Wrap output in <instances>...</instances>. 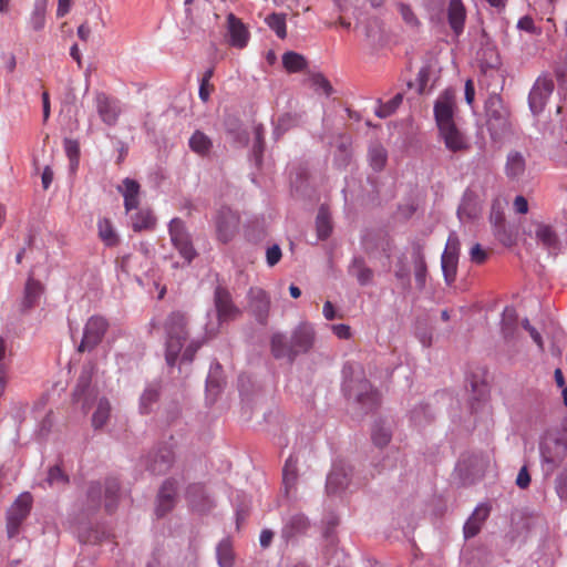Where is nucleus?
Instances as JSON below:
<instances>
[{"mask_svg":"<svg viewBox=\"0 0 567 567\" xmlns=\"http://www.w3.org/2000/svg\"><path fill=\"white\" fill-rule=\"evenodd\" d=\"M526 159L524 155L517 151H512L507 155L505 174L511 179H517L525 173Z\"/></svg>","mask_w":567,"mask_h":567,"instance_id":"412c9836","label":"nucleus"},{"mask_svg":"<svg viewBox=\"0 0 567 567\" xmlns=\"http://www.w3.org/2000/svg\"><path fill=\"white\" fill-rule=\"evenodd\" d=\"M111 413V404L107 399H100L97 408L92 416V424L95 429L102 427L109 420Z\"/></svg>","mask_w":567,"mask_h":567,"instance_id":"473e14b6","label":"nucleus"},{"mask_svg":"<svg viewBox=\"0 0 567 567\" xmlns=\"http://www.w3.org/2000/svg\"><path fill=\"white\" fill-rule=\"evenodd\" d=\"M215 305L219 320H233L240 315V310L233 303L229 292L220 287L215 291Z\"/></svg>","mask_w":567,"mask_h":567,"instance_id":"f3484780","label":"nucleus"},{"mask_svg":"<svg viewBox=\"0 0 567 567\" xmlns=\"http://www.w3.org/2000/svg\"><path fill=\"white\" fill-rule=\"evenodd\" d=\"M482 525H483V523L477 522L476 518L470 516V518L466 520V523L464 525L465 538H471V537L476 536L480 533Z\"/></svg>","mask_w":567,"mask_h":567,"instance_id":"603ef678","label":"nucleus"},{"mask_svg":"<svg viewBox=\"0 0 567 567\" xmlns=\"http://www.w3.org/2000/svg\"><path fill=\"white\" fill-rule=\"evenodd\" d=\"M217 559L220 567H233L234 554L230 542L224 539L217 547Z\"/></svg>","mask_w":567,"mask_h":567,"instance_id":"ea45409f","label":"nucleus"},{"mask_svg":"<svg viewBox=\"0 0 567 567\" xmlns=\"http://www.w3.org/2000/svg\"><path fill=\"white\" fill-rule=\"evenodd\" d=\"M171 243L187 264L196 257L192 238L185 223L181 218H173L168 225Z\"/></svg>","mask_w":567,"mask_h":567,"instance_id":"39448f33","label":"nucleus"},{"mask_svg":"<svg viewBox=\"0 0 567 567\" xmlns=\"http://www.w3.org/2000/svg\"><path fill=\"white\" fill-rule=\"evenodd\" d=\"M316 228L317 234L320 239H327L331 231H332V225H331V218L328 209L323 206L320 207L317 218H316Z\"/></svg>","mask_w":567,"mask_h":567,"instance_id":"7c9ffc66","label":"nucleus"},{"mask_svg":"<svg viewBox=\"0 0 567 567\" xmlns=\"http://www.w3.org/2000/svg\"><path fill=\"white\" fill-rule=\"evenodd\" d=\"M203 493H204V488L199 484L190 485L186 492L187 498L189 499L190 504H193V505H195V497L202 496Z\"/></svg>","mask_w":567,"mask_h":567,"instance_id":"e2e57ef3","label":"nucleus"},{"mask_svg":"<svg viewBox=\"0 0 567 567\" xmlns=\"http://www.w3.org/2000/svg\"><path fill=\"white\" fill-rule=\"evenodd\" d=\"M32 505L30 493H22L9 508L7 514V533L12 538L18 535L21 524L28 517Z\"/></svg>","mask_w":567,"mask_h":567,"instance_id":"423d86ee","label":"nucleus"},{"mask_svg":"<svg viewBox=\"0 0 567 567\" xmlns=\"http://www.w3.org/2000/svg\"><path fill=\"white\" fill-rule=\"evenodd\" d=\"M174 463V452L171 447L164 446L158 449L147 461V468L153 474H165Z\"/></svg>","mask_w":567,"mask_h":567,"instance_id":"a211bd4d","label":"nucleus"},{"mask_svg":"<svg viewBox=\"0 0 567 567\" xmlns=\"http://www.w3.org/2000/svg\"><path fill=\"white\" fill-rule=\"evenodd\" d=\"M255 133V145H254V154L256 156V161L260 162L262 152H264V127L262 125H257L254 130Z\"/></svg>","mask_w":567,"mask_h":567,"instance_id":"8fccbe9b","label":"nucleus"},{"mask_svg":"<svg viewBox=\"0 0 567 567\" xmlns=\"http://www.w3.org/2000/svg\"><path fill=\"white\" fill-rule=\"evenodd\" d=\"M350 271L354 275L360 285H368L373 277V272L368 268L361 258H355L351 265Z\"/></svg>","mask_w":567,"mask_h":567,"instance_id":"f704fd0d","label":"nucleus"},{"mask_svg":"<svg viewBox=\"0 0 567 567\" xmlns=\"http://www.w3.org/2000/svg\"><path fill=\"white\" fill-rule=\"evenodd\" d=\"M349 472L343 464H334L327 477V489L337 493L349 485Z\"/></svg>","mask_w":567,"mask_h":567,"instance_id":"aec40b11","label":"nucleus"},{"mask_svg":"<svg viewBox=\"0 0 567 567\" xmlns=\"http://www.w3.org/2000/svg\"><path fill=\"white\" fill-rule=\"evenodd\" d=\"M156 219L148 209L137 212L132 216V227L134 231H142L154 228Z\"/></svg>","mask_w":567,"mask_h":567,"instance_id":"cd10ccee","label":"nucleus"},{"mask_svg":"<svg viewBox=\"0 0 567 567\" xmlns=\"http://www.w3.org/2000/svg\"><path fill=\"white\" fill-rule=\"evenodd\" d=\"M189 147L196 154L205 156L210 152L213 142L205 133L196 131L189 138Z\"/></svg>","mask_w":567,"mask_h":567,"instance_id":"a878e982","label":"nucleus"},{"mask_svg":"<svg viewBox=\"0 0 567 567\" xmlns=\"http://www.w3.org/2000/svg\"><path fill=\"white\" fill-rule=\"evenodd\" d=\"M188 321L181 311L169 313L164 322L165 359L168 365H175L185 342L188 339Z\"/></svg>","mask_w":567,"mask_h":567,"instance_id":"f03ea898","label":"nucleus"},{"mask_svg":"<svg viewBox=\"0 0 567 567\" xmlns=\"http://www.w3.org/2000/svg\"><path fill=\"white\" fill-rule=\"evenodd\" d=\"M157 389L150 386L145 389L140 400V410L142 413L147 414L152 410V405L158 400Z\"/></svg>","mask_w":567,"mask_h":567,"instance_id":"c03bdc74","label":"nucleus"},{"mask_svg":"<svg viewBox=\"0 0 567 567\" xmlns=\"http://www.w3.org/2000/svg\"><path fill=\"white\" fill-rule=\"evenodd\" d=\"M297 460L292 456L288 457L282 471L284 483L286 487L295 484L297 480Z\"/></svg>","mask_w":567,"mask_h":567,"instance_id":"a18cd8bd","label":"nucleus"},{"mask_svg":"<svg viewBox=\"0 0 567 567\" xmlns=\"http://www.w3.org/2000/svg\"><path fill=\"white\" fill-rule=\"evenodd\" d=\"M64 151L66 153V156L70 159V163L73 167H75L79 163L80 157V146L78 141L65 138L64 140Z\"/></svg>","mask_w":567,"mask_h":567,"instance_id":"49530a36","label":"nucleus"},{"mask_svg":"<svg viewBox=\"0 0 567 567\" xmlns=\"http://www.w3.org/2000/svg\"><path fill=\"white\" fill-rule=\"evenodd\" d=\"M332 330L340 339H349L351 337L350 327L347 324H334L332 326Z\"/></svg>","mask_w":567,"mask_h":567,"instance_id":"69168bd1","label":"nucleus"},{"mask_svg":"<svg viewBox=\"0 0 567 567\" xmlns=\"http://www.w3.org/2000/svg\"><path fill=\"white\" fill-rule=\"evenodd\" d=\"M203 346V341L200 340H192L184 352L182 353V360L186 362H192L198 349Z\"/></svg>","mask_w":567,"mask_h":567,"instance_id":"864d4df0","label":"nucleus"},{"mask_svg":"<svg viewBox=\"0 0 567 567\" xmlns=\"http://www.w3.org/2000/svg\"><path fill=\"white\" fill-rule=\"evenodd\" d=\"M107 321L100 316L91 317L85 323L83 338L79 344L78 351H91L99 346L107 330Z\"/></svg>","mask_w":567,"mask_h":567,"instance_id":"6e6552de","label":"nucleus"},{"mask_svg":"<svg viewBox=\"0 0 567 567\" xmlns=\"http://www.w3.org/2000/svg\"><path fill=\"white\" fill-rule=\"evenodd\" d=\"M517 28L519 30H523V31H526V32H529V33H534L535 32V24H534L533 18L529 17V16L522 17L518 20V22H517Z\"/></svg>","mask_w":567,"mask_h":567,"instance_id":"bf43d9fd","label":"nucleus"},{"mask_svg":"<svg viewBox=\"0 0 567 567\" xmlns=\"http://www.w3.org/2000/svg\"><path fill=\"white\" fill-rule=\"evenodd\" d=\"M45 484L49 487L63 488L69 484V476L60 468V466L55 465L50 467L48 477L45 478Z\"/></svg>","mask_w":567,"mask_h":567,"instance_id":"e433bc0d","label":"nucleus"},{"mask_svg":"<svg viewBox=\"0 0 567 567\" xmlns=\"http://www.w3.org/2000/svg\"><path fill=\"white\" fill-rule=\"evenodd\" d=\"M101 496H102V487L99 483H93L90 485L87 491V499L90 503V507L95 509L101 504Z\"/></svg>","mask_w":567,"mask_h":567,"instance_id":"3c124183","label":"nucleus"},{"mask_svg":"<svg viewBox=\"0 0 567 567\" xmlns=\"http://www.w3.org/2000/svg\"><path fill=\"white\" fill-rule=\"evenodd\" d=\"M514 209L518 214H526L528 212V203L527 199L519 195L514 199Z\"/></svg>","mask_w":567,"mask_h":567,"instance_id":"0e129e2a","label":"nucleus"},{"mask_svg":"<svg viewBox=\"0 0 567 567\" xmlns=\"http://www.w3.org/2000/svg\"><path fill=\"white\" fill-rule=\"evenodd\" d=\"M458 258L450 252H443L441 258L442 270L447 284H452L456 277Z\"/></svg>","mask_w":567,"mask_h":567,"instance_id":"72a5a7b5","label":"nucleus"},{"mask_svg":"<svg viewBox=\"0 0 567 567\" xmlns=\"http://www.w3.org/2000/svg\"><path fill=\"white\" fill-rule=\"evenodd\" d=\"M44 292V286L40 280H37L31 274L24 285L23 296L20 302V311L28 312L33 309Z\"/></svg>","mask_w":567,"mask_h":567,"instance_id":"ddd939ff","label":"nucleus"},{"mask_svg":"<svg viewBox=\"0 0 567 567\" xmlns=\"http://www.w3.org/2000/svg\"><path fill=\"white\" fill-rule=\"evenodd\" d=\"M282 65L290 73H297L306 69L307 61L303 55L288 51L282 55Z\"/></svg>","mask_w":567,"mask_h":567,"instance_id":"c756f323","label":"nucleus"},{"mask_svg":"<svg viewBox=\"0 0 567 567\" xmlns=\"http://www.w3.org/2000/svg\"><path fill=\"white\" fill-rule=\"evenodd\" d=\"M466 8L462 0H450L446 7V18L453 33L458 37L463 33L466 22Z\"/></svg>","mask_w":567,"mask_h":567,"instance_id":"4468645a","label":"nucleus"},{"mask_svg":"<svg viewBox=\"0 0 567 567\" xmlns=\"http://www.w3.org/2000/svg\"><path fill=\"white\" fill-rule=\"evenodd\" d=\"M239 215L229 207H221L216 215L217 239L227 244L234 239L239 229Z\"/></svg>","mask_w":567,"mask_h":567,"instance_id":"0eeeda50","label":"nucleus"},{"mask_svg":"<svg viewBox=\"0 0 567 567\" xmlns=\"http://www.w3.org/2000/svg\"><path fill=\"white\" fill-rule=\"evenodd\" d=\"M489 515V507L485 504L478 505L471 517H474L477 519V522L484 523Z\"/></svg>","mask_w":567,"mask_h":567,"instance_id":"052dcab7","label":"nucleus"},{"mask_svg":"<svg viewBox=\"0 0 567 567\" xmlns=\"http://www.w3.org/2000/svg\"><path fill=\"white\" fill-rule=\"evenodd\" d=\"M308 528V519L302 514H296L289 518L282 529V536L290 539L298 534L305 533Z\"/></svg>","mask_w":567,"mask_h":567,"instance_id":"393cba45","label":"nucleus"},{"mask_svg":"<svg viewBox=\"0 0 567 567\" xmlns=\"http://www.w3.org/2000/svg\"><path fill=\"white\" fill-rule=\"evenodd\" d=\"M456 110L455 95L446 90L439 95L434 103V118L439 137L451 153H464L471 147L465 133L457 126L454 115Z\"/></svg>","mask_w":567,"mask_h":567,"instance_id":"f257e3e1","label":"nucleus"},{"mask_svg":"<svg viewBox=\"0 0 567 567\" xmlns=\"http://www.w3.org/2000/svg\"><path fill=\"white\" fill-rule=\"evenodd\" d=\"M470 256L473 262L481 265L486 260L487 252L481 247L480 244H476L472 247Z\"/></svg>","mask_w":567,"mask_h":567,"instance_id":"6e6d98bb","label":"nucleus"},{"mask_svg":"<svg viewBox=\"0 0 567 567\" xmlns=\"http://www.w3.org/2000/svg\"><path fill=\"white\" fill-rule=\"evenodd\" d=\"M398 10L408 25L412 28H417L420 25L417 17L415 16V13L413 12L412 8L409 4L399 3Z\"/></svg>","mask_w":567,"mask_h":567,"instance_id":"09e8293b","label":"nucleus"},{"mask_svg":"<svg viewBox=\"0 0 567 567\" xmlns=\"http://www.w3.org/2000/svg\"><path fill=\"white\" fill-rule=\"evenodd\" d=\"M392 433L389 426L377 423L372 430V441L377 446L383 447L391 440Z\"/></svg>","mask_w":567,"mask_h":567,"instance_id":"37998d69","label":"nucleus"},{"mask_svg":"<svg viewBox=\"0 0 567 567\" xmlns=\"http://www.w3.org/2000/svg\"><path fill=\"white\" fill-rule=\"evenodd\" d=\"M355 399L359 403L369 409L377 406L380 401L379 393L372 388V385L367 380H362L359 382Z\"/></svg>","mask_w":567,"mask_h":567,"instance_id":"5701e85b","label":"nucleus"},{"mask_svg":"<svg viewBox=\"0 0 567 567\" xmlns=\"http://www.w3.org/2000/svg\"><path fill=\"white\" fill-rule=\"evenodd\" d=\"M536 237L547 248H556L558 245V237L554 229L548 225H538L536 229Z\"/></svg>","mask_w":567,"mask_h":567,"instance_id":"c9c22d12","label":"nucleus"},{"mask_svg":"<svg viewBox=\"0 0 567 567\" xmlns=\"http://www.w3.org/2000/svg\"><path fill=\"white\" fill-rule=\"evenodd\" d=\"M369 162L371 167L380 172L385 167L388 161L386 150L380 144H373L369 148Z\"/></svg>","mask_w":567,"mask_h":567,"instance_id":"c85d7f7f","label":"nucleus"},{"mask_svg":"<svg viewBox=\"0 0 567 567\" xmlns=\"http://www.w3.org/2000/svg\"><path fill=\"white\" fill-rule=\"evenodd\" d=\"M268 27L275 31L278 38L285 39L287 37V24L285 14L271 13L266 18Z\"/></svg>","mask_w":567,"mask_h":567,"instance_id":"58836bf2","label":"nucleus"},{"mask_svg":"<svg viewBox=\"0 0 567 567\" xmlns=\"http://www.w3.org/2000/svg\"><path fill=\"white\" fill-rule=\"evenodd\" d=\"M248 310L257 322L266 326L270 311V297L259 287H252L248 291Z\"/></svg>","mask_w":567,"mask_h":567,"instance_id":"9d476101","label":"nucleus"},{"mask_svg":"<svg viewBox=\"0 0 567 567\" xmlns=\"http://www.w3.org/2000/svg\"><path fill=\"white\" fill-rule=\"evenodd\" d=\"M99 237L109 247L118 244V236L109 218H102L97 221Z\"/></svg>","mask_w":567,"mask_h":567,"instance_id":"bb28decb","label":"nucleus"},{"mask_svg":"<svg viewBox=\"0 0 567 567\" xmlns=\"http://www.w3.org/2000/svg\"><path fill=\"white\" fill-rule=\"evenodd\" d=\"M117 269L126 276H132L142 284V275H147L153 264L148 249H142L135 254H127L115 260Z\"/></svg>","mask_w":567,"mask_h":567,"instance_id":"20e7f679","label":"nucleus"},{"mask_svg":"<svg viewBox=\"0 0 567 567\" xmlns=\"http://www.w3.org/2000/svg\"><path fill=\"white\" fill-rule=\"evenodd\" d=\"M281 258V249L278 245H274L267 249L266 259L270 267H274L279 262Z\"/></svg>","mask_w":567,"mask_h":567,"instance_id":"5fc2aeb1","label":"nucleus"},{"mask_svg":"<svg viewBox=\"0 0 567 567\" xmlns=\"http://www.w3.org/2000/svg\"><path fill=\"white\" fill-rule=\"evenodd\" d=\"M45 12H47V3L45 1H37L34 4V9L30 17V25L33 30L39 31L43 29L45 24Z\"/></svg>","mask_w":567,"mask_h":567,"instance_id":"4c0bfd02","label":"nucleus"},{"mask_svg":"<svg viewBox=\"0 0 567 567\" xmlns=\"http://www.w3.org/2000/svg\"><path fill=\"white\" fill-rule=\"evenodd\" d=\"M414 277L420 289L424 288L426 281V262L423 255V247L415 245L413 249Z\"/></svg>","mask_w":567,"mask_h":567,"instance_id":"b1692460","label":"nucleus"},{"mask_svg":"<svg viewBox=\"0 0 567 567\" xmlns=\"http://www.w3.org/2000/svg\"><path fill=\"white\" fill-rule=\"evenodd\" d=\"M214 91V85L210 82L200 81L199 85V97L203 102H207L209 100L210 93Z\"/></svg>","mask_w":567,"mask_h":567,"instance_id":"680f3d73","label":"nucleus"},{"mask_svg":"<svg viewBox=\"0 0 567 567\" xmlns=\"http://www.w3.org/2000/svg\"><path fill=\"white\" fill-rule=\"evenodd\" d=\"M227 28L229 34V44L243 49L247 45L250 33L247 27L234 13L227 16Z\"/></svg>","mask_w":567,"mask_h":567,"instance_id":"dca6fc26","label":"nucleus"},{"mask_svg":"<svg viewBox=\"0 0 567 567\" xmlns=\"http://www.w3.org/2000/svg\"><path fill=\"white\" fill-rule=\"evenodd\" d=\"M475 96L474 83L471 79L465 82V101L467 104L472 105Z\"/></svg>","mask_w":567,"mask_h":567,"instance_id":"338daca9","label":"nucleus"},{"mask_svg":"<svg viewBox=\"0 0 567 567\" xmlns=\"http://www.w3.org/2000/svg\"><path fill=\"white\" fill-rule=\"evenodd\" d=\"M120 483L116 478H107L105 482V509L109 513H112L116 507V502L118 498Z\"/></svg>","mask_w":567,"mask_h":567,"instance_id":"2f4dec72","label":"nucleus"},{"mask_svg":"<svg viewBox=\"0 0 567 567\" xmlns=\"http://www.w3.org/2000/svg\"><path fill=\"white\" fill-rule=\"evenodd\" d=\"M177 483L173 478H167L157 495L156 514L158 517L166 515L175 506V496Z\"/></svg>","mask_w":567,"mask_h":567,"instance_id":"2eb2a0df","label":"nucleus"},{"mask_svg":"<svg viewBox=\"0 0 567 567\" xmlns=\"http://www.w3.org/2000/svg\"><path fill=\"white\" fill-rule=\"evenodd\" d=\"M458 250H460V240H458L457 236L453 233L447 238V243H446L444 252H450L451 255L458 258Z\"/></svg>","mask_w":567,"mask_h":567,"instance_id":"4d7b16f0","label":"nucleus"},{"mask_svg":"<svg viewBox=\"0 0 567 567\" xmlns=\"http://www.w3.org/2000/svg\"><path fill=\"white\" fill-rule=\"evenodd\" d=\"M402 101H403V95L401 93H398L386 103L380 104L378 106V109L375 110V115L380 118H385V117L391 116L396 111V109L401 105Z\"/></svg>","mask_w":567,"mask_h":567,"instance_id":"a19ab883","label":"nucleus"},{"mask_svg":"<svg viewBox=\"0 0 567 567\" xmlns=\"http://www.w3.org/2000/svg\"><path fill=\"white\" fill-rule=\"evenodd\" d=\"M555 489L561 501L567 502V464L563 467L555 481Z\"/></svg>","mask_w":567,"mask_h":567,"instance_id":"de8ad7c7","label":"nucleus"},{"mask_svg":"<svg viewBox=\"0 0 567 567\" xmlns=\"http://www.w3.org/2000/svg\"><path fill=\"white\" fill-rule=\"evenodd\" d=\"M120 190L124 197L125 210L131 212L132 209L137 208L140 203V184L134 179L125 178L123 181V189L120 188Z\"/></svg>","mask_w":567,"mask_h":567,"instance_id":"4be33fe9","label":"nucleus"},{"mask_svg":"<svg viewBox=\"0 0 567 567\" xmlns=\"http://www.w3.org/2000/svg\"><path fill=\"white\" fill-rule=\"evenodd\" d=\"M270 351L274 358L286 359L290 363H292L296 359L291 338L288 340L287 337L281 332H275L271 334Z\"/></svg>","mask_w":567,"mask_h":567,"instance_id":"6ab92c4d","label":"nucleus"},{"mask_svg":"<svg viewBox=\"0 0 567 567\" xmlns=\"http://www.w3.org/2000/svg\"><path fill=\"white\" fill-rule=\"evenodd\" d=\"M553 91L554 81L550 78L539 76L536 80L528 96L529 107L534 115L543 112Z\"/></svg>","mask_w":567,"mask_h":567,"instance_id":"1a4fd4ad","label":"nucleus"},{"mask_svg":"<svg viewBox=\"0 0 567 567\" xmlns=\"http://www.w3.org/2000/svg\"><path fill=\"white\" fill-rule=\"evenodd\" d=\"M291 342L296 358L299 354L309 352L315 343V331L312 326L308 322H301L298 324L292 331Z\"/></svg>","mask_w":567,"mask_h":567,"instance_id":"f8f14e48","label":"nucleus"},{"mask_svg":"<svg viewBox=\"0 0 567 567\" xmlns=\"http://www.w3.org/2000/svg\"><path fill=\"white\" fill-rule=\"evenodd\" d=\"M310 86L313 87L316 92L323 93L329 96L332 93V86L329 80L322 73H313L308 79Z\"/></svg>","mask_w":567,"mask_h":567,"instance_id":"79ce46f5","label":"nucleus"},{"mask_svg":"<svg viewBox=\"0 0 567 567\" xmlns=\"http://www.w3.org/2000/svg\"><path fill=\"white\" fill-rule=\"evenodd\" d=\"M530 484V475L528 473V470L526 466H523L519 472H518V475L516 477V485L519 487V488H527Z\"/></svg>","mask_w":567,"mask_h":567,"instance_id":"13d9d810","label":"nucleus"},{"mask_svg":"<svg viewBox=\"0 0 567 567\" xmlns=\"http://www.w3.org/2000/svg\"><path fill=\"white\" fill-rule=\"evenodd\" d=\"M272 537H274V533L271 530H269V529L261 530L260 536H259L260 546L264 548L268 547L272 540Z\"/></svg>","mask_w":567,"mask_h":567,"instance_id":"774afa93","label":"nucleus"},{"mask_svg":"<svg viewBox=\"0 0 567 567\" xmlns=\"http://www.w3.org/2000/svg\"><path fill=\"white\" fill-rule=\"evenodd\" d=\"M94 100L97 114L102 122L109 126L115 125L122 113L118 101L112 99L104 92H97Z\"/></svg>","mask_w":567,"mask_h":567,"instance_id":"9b49d317","label":"nucleus"},{"mask_svg":"<svg viewBox=\"0 0 567 567\" xmlns=\"http://www.w3.org/2000/svg\"><path fill=\"white\" fill-rule=\"evenodd\" d=\"M538 449L542 468L545 475H551L567 456V437L559 432H546Z\"/></svg>","mask_w":567,"mask_h":567,"instance_id":"7ed1b4c3","label":"nucleus"}]
</instances>
